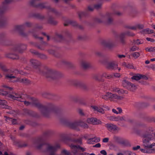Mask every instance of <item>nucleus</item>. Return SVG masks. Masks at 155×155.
<instances>
[{"mask_svg": "<svg viewBox=\"0 0 155 155\" xmlns=\"http://www.w3.org/2000/svg\"><path fill=\"white\" fill-rule=\"evenodd\" d=\"M153 134V130L151 127L147 128L144 133L141 134V137L143 139V148L140 149V151L143 153H151L154 151L152 149L155 146V143H151L150 141L152 140Z\"/></svg>", "mask_w": 155, "mask_h": 155, "instance_id": "f257e3e1", "label": "nucleus"}, {"mask_svg": "<svg viewBox=\"0 0 155 155\" xmlns=\"http://www.w3.org/2000/svg\"><path fill=\"white\" fill-rule=\"evenodd\" d=\"M32 24L31 23L29 22H26L22 25L15 26V30L19 31L20 35L22 37H25L29 34H31L35 38H38L41 40L43 39V38L42 37H38V35H36V33L37 32L36 29L41 28L42 27L41 26H39L37 25L35 26V28L32 30L31 31H29L27 33H25L22 31V29L25 28V26L30 27L32 26Z\"/></svg>", "mask_w": 155, "mask_h": 155, "instance_id": "f03ea898", "label": "nucleus"}, {"mask_svg": "<svg viewBox=\"0 0 155 155\" xmlns=\"http://www.w3.org/2000/svg\"><path fill=\"white\" fill-rule=\"evenodd\" d=\"M34 104L44 117H48L52 114L56 113V110L53 108V105L51 104H48L47 106H44L39 103H35Z\"/></svg>", "mask_w": 155, "mask_h": 155, "instance_id": "7ed1b4c3", "label": "nucleus"}, {"mask_svg": "<svg viewBox=\"0 0 155 155\" xmlns=\"http://www.w3.org/2000/svg\"><path fill=\"white\" fill-rule=\"evenodd\" d=\"M37 148L38 149L45 148V149L43 152L48 153L49 155H55V152L60 148V146L59 144L53 146L50 143H45L39 144L37 146Z\"/></svg>", "mask_w": 155, "mask_h": 155, "instance_id": "20e7f679", "label": "nucleus"}, {"mask_svg": "<svg viewBox=\"0 0 155 155\" xmlns=\"http://www.w3.org/2000/svg\"><path fill=\"white\" fill-rule=\"evenodd\" d=\"M40 0H32L30 2V5L33 6L39 9H42L44 8H47L49 12H51L54 14L56 16H59L61 15L60 12L54 8H51L50 6H47L45 3H39L38 2Z\"/></svg>", "mask_w": 155, "mask_h": 155, "instance_id": "39448f33", "label": "nucleus"}, {"mask_svg": "<svg viewBox=\"0 0 155 155\" xmlns=\"http://www.w3.org/2000/svg\"><path fill=\"white\" fill-rule=\"evenodd\" d=\"M71 150V152L74 155H90L87 153H80L79 152H84L86 151V148L79 145L71 144L69 145Z\"/></svg>", "mask_w": 155, "mask_h": 155, "instance_id": "423d86ee", "label": "nucleus"}, {"mask_svg": "<svg viewBox=\"0 0 155 155\" xmlns=\"http://www.w3.org/2000/svg\"><path fill=\"white\" fill-rule=\"evenodd\" d=\"M101 98L106 101H107L109 100H110V101H113L114 100L120 101L123 99L124 97L119 95L116 94L107 92L105 94L102 95Z\"/></svg>", "mask_w": 155, "mask_h": 155, "instance_id": "0eeeda50", "label": "nucleus"}, {"mask_svg": "<svg viewBox=\"0 0 155 155\" xmlns=\"http://www.w3.org/2000/svg\"><path fill=\"white\" fill-rule=\"evenodd\" d=\"M41 74L47 78L55 79L59 77V74L56 71L49 69L47 70L45 72H42Z\"/></svg>", "mask_w": 155, "mask_h": 155, "instance_id": "6e6552de", "label": "nucleus"}, {"mask_svg": "<svg viewBox=\"0 0 155 155\" xmlns=\"http://www.w3.org/2000/svg\"><path fill=\"white\" fill-rule=\"evenodd\" d=\"M124 87H126L127 89L131 91H134L136 89V86L128 81L124 80L122 81Z\"/></svg>", "mask_w": 155, "mask_h": 155, "instance_id": "1a4fd4ad", "label": "nucleus"}, {"mask_svg": "<svg viewBox=\"0 0 155 155\" xmlns=\"http://www.w3.org/2000/svg\"><path fill=\"white\" fill-rule=\"evenodd\" d=\"M118 65L117 63L114 61H112L108 63L106 65V68L108 69L111 70H115L117 68L119 71L120 70V68H118Z\"/></svg>", "mask_w": 155, "mask_h": 155, "instance_id": "9d476101", "label": "nucleus"}, {"mask_svg": "<svg viewBox=\"0 0 155 155\" xmlns=\"http://www.w3.org/2000/svg\"><path fill=\"white\" fill-rule=\"evenodd\" d=\"M109 14L101 15L99 17L96 18L95 19V22L98 23H105L108 19Z\"/></svg>", "mask_w": 155, "mask_h": 155, "instance_id": "9b49d317", "label": "nucleus"}, {"mask_svg": "<svg viewBox=\"0 0 155 155\" xmlns=\"http://www.w3.org/2000/svg\"><path fill=\"white\" fill-rule=\"evenodd\" d=\"M8 97L14 100L19 101H23L22 97L20 94L18 93L13 92L12 94H8Z\"/></svg>", "mask_w": 155, "mask_h": 155, "instance_id": "f8f14e48", "label": "nucleus"}, {"mask_svg": "<svg viewBox=\"0 0 155 155\" xmlns=\"http://www.w3.org/2000/svg\"><path fill=\"white\" fill-rule=\"evenodd\" d=\"M30 62L31 65L34 68L38 69V70L37 72L41 74L42 72L40 71L39 68L41 65L40 62L37 60L33 59L31 60Z\"/></svg>", "mask_w": 155, "mask_h": 155, "instance_id": "ddd939ff", "label": "nucleus"}, {"mask_svg": "<svg viewBox=\"0 0 155 155\" xmlns=\"http://www.w3.org/2000/svg\"><path fill=\"white\" fill-rule=\"evenodd\" d=\"M126 35L130 36H134L135 34L133 33L128 31L121 33L120 35V42L122 44H124L125 43L124 38Z\"/></svg>", "mask_w": 155, "mask_h": 155, "instance_id": "4468645a", "label": "nucleus"}, {"mask_svg": "<svg viewBox=\"0 0 155 155\" xmlns=\"http://www.w3.org/2000/svg\"><path fill=\"white\" fill-rule=\"evenodd\" d=\"M87 122L88 123L93 125L101 124V122L99 120L93 117L88 118Z\"/></svg>", "mask_w": 155, "mask_h": 155, "instance_id": "2eb2a0df", "label": "nucleus"}, {"mask_svg": "<svg viewBox=\"0 0 155 155\" xmlns=\"http://www.w3.org/2000/svg\"><path fill=\"white\" fill-rule=\"evenodd\" d=\"M105 127L110 131H115L120 130L116 125L112 124H107L105 125Z\"/></svg>", "mask_w": 155, "mask_h": 155, "instance_id": "dca6fc26", "label": "nucleus"}, {"mask_svg": "<svg viewBox=\"0 0 155 155\" xmlns=\"http://www.w3.org/2000/svg\"><path fill=\"white\" fill-rule=\"evenodd\" d=\"M69 81L70 84L75 85H78L83 89H85L86 88L87 86L85 84L83 83L78 82L77 81L71 80H69Z\"/></svg>", "mask_w": 155, "mask_h": 155, "instance_id": "f3484780", "label": "nucleus"}, {"mask_svg": "<svg viewBox=\"0 0 155 155\" xmlns=\"http://www.w3.org/2000/svg\"><path fill=\"white\" fill-rule=\"evenodd\" d=\"M102 44L105 46L110 48L114 46V44L113 41L111 40H107L103 41Z\"/></svg>", "mask_w": 155, "mask_h": 155, "instance_id": "a211bd4d", "label": "nucleus"}, {"mask_svg": "<svg viewBox=\"0 0 155 155\" xmlns=\"http://www.w3.org/2000/svg\"><path fill=\"white\" fill-rule=\"evenodd\" d=\"M8 103L5 100L0 99V107L11 110L12 108L7 105Z\"/></svg>", "mask_w": 155, "mask_h": 155, "instance_id": "6ab92c4d", "label": "nucleus"}, {"mask_svg": "<svg viewBox=\"0 0 155 155\" xmlns=\"http://www.w3.org/2000/svg\"><path fill=\"white\" fill-rule=\"evenodd\" d=\"M68 25H70L74 26H78V28L81 29H82L83 28V26L80 25H78L77 22L76 21H68V24H64V25L65 26H67Z\"/></svg>", "mask_w": 155, "mask_h": 155, "instance_id": "aec40b11", "label": "nucleus"}, {"mask_svg": "<svg viewBox=\"0 0 155 155\" xmlns=\"http://www.w3.org/2000/svg\"><path fill=\"white\" fill-rule=\"evenodd\" d=\"M26 46L25 45H21L16 47L14 49L15 51H17L20 53H22L26 49Z\"/></svg>", "mask_w": 155, "mask_h": 155, "instance_id": "412c9836", "label": "nucleus"}, {"mask_svg": "<svg viewBox=\"0 0 155 155\" xmlns=\"http://www.w3.org/2000/svg\"><path fill=\"white\" fill-rule=\"evenodd\" d=\"M91 107L94 109V111H97L101 114H104V109L99 107L91 106Z\"/></svg>", "mask_w": 155, "mask_h": 155, "instance_id": "4be33fe9", "label": "nucleus"}, {"mask_svg": "<svg viewBox=\"0 0 155 155\" xmlns=\"http://www.w3.org/2000/svg\"><path fill=\"white\" fill-rule=\"evenodd\" d=\"M81 67L84 69H87L90 66V63L84 61H81Z\"/></svg>", "mask_w": 155, "mask_h": 155, "instance_id": "5701e85b", "label": "nucleus"}, {"mask_svg": "<svg viewBox=\"0 0 155 155\" xmlns=\"http://www.w3.org/2000/svg\"><path fill=\"white\" fill-rule=\"evenodd\" d=\"M93 78L96 81H101L102 79L101 74L99 73L94 75Z\"/></svg>", "mask_w": 155, "mask_h": 155, "instance_id": "b1692460", "label": "nucleus"}, {"mask_svg": "<svg viewBox=\"0 0 155 155\" xmlns=\"http://www.w3.org/2000/svg\"><path fill=\"white\" fill-rule=\"evenodd\" d=\"M66 124L68 126L73 129H75L78 125V124L76 122L74 123H68Z\"/></svg>", "mask_w": 155, "mask_h": 155, "instance_id": "393cba45", "label": "nucleus"}, {"mask_svg": "<svg viewBox=\"0 0 155 155\" xmlns=\"http://www.w3.org/2000/svg\"><path fill=\"white\" fill-rule=\"evenodd\" d=\"M72 141L74 143L78 144V145H79L80 146V145H82L83 143L82 138H80L77 139H74L72 140Z\"/></svg>", "mask_w": 155, "mask_h": 155, "instance_id": "a878e982", "label": "nucleus"}, {"mask_svg": "<svg viewBox=\"0 0 155 155\" xmlns=\"http://www.w3.org/2000/svg\"><path fill=\"white\" fill-rule=\"evenodd\" d=\"M48 22L49 23L53 25H56L58 23V22L54 20L51 17H50L48 18Z\"/></svg>", "mask_w": 155, "mask_h": 155, "instance_id": "bb28decb", "label": "nucleus"}, {"mask_svg": "<svg viewBox=\"0 0 155 155\" xmlns=\"http://www.w3.org/2000/svg\"><path fill=\"white\" fill-rule=\"evenodd\" d=\"M0 69H1L2 71H7L8 72H12V71H10V70L7 69L6 66L1 63H0Z\"/></svg>", "mask_w": 155, "mask_h": 155, "instance_id": "cd10ccee", "label": "nucleus"}, {"mask_svg": "<svg viewBox=\"0 0 155 155\" xmlns=\"http://www.w3.org/2000/svg\"><path fill=\"white\" fill-rule=\"evenodd\" d=\"M112 15V14L109 13L108 15V18L105 23L107 24H111L113 21V19L111 18V16Z\"/></svg>", "mask_w": 155, "mask_h": 155, "instance_id": "c85d7f7f", "label": "nucleus"}, {"mask_svg": "<svg viewBox=\"0 0 155 155\" xmlns=\"http://www.w3.org/2000/svg\"><path fill=\"white\" fill-rule=\"evenodd\" d=\"M42 96L44 97L48 98H51L52 95L50 93L48 92H44L42 93Z\"/></svg>", "mask_w": 155, "mask_h": 155, "instance_id": "c756f323", "label": "nucleus"}, {"mask_svg": "<svg viewBox=\"0 0 155 155\" xmlns=\"http://www.w3.org/2000/svg\"><path fill=\"white\" fill-rule=\"evenodd\" d=\"M102 4L101 3L95 4L94 5V8L97 10H100L102 8Z\"/></svg>", "mask_w": 155, "mask_h": 155, "instance_id": "7c9ffc66", "label": "nucleus"}, {"mask_svg": "<svg viewBox=\"0 0 155 155\" xmlns=\"http://www.w3.org/2000/svg\"><path fill=\"white\" fill-rule=\"evenodd\" d=\"M133 43L135 45H139L143 43V40L142 39L134 40Z\"/></svg>", "mask_w": 155, "mask_h": 155, "instance_id": "2f4dec72", "label": "nucleus"}, {"mask_svg": "<svg viewBox=\"0 0 155 155\" xmlns=\"http://www.w3.org/2000/svg\"><path fill=\"white\" fill-rule=\"evenodd\" d=\"M62 39L63 37L61 35H58L55 36L54 40L56 41H60Z\"/></svg>", "mask_w": 155, "mask_h": 155, "instance_id": "473e14b6", "label": "nucleus"}, {"mask_svg": "<svg viewBox=\"0 0 155 155\" xmlns=\"http://www.w3.org/2000/svg\"><path fill=\"white\" fill-rule=\"evenodd\" d=\"M142 33H148L149 34L152 33L154 32L153 30H151L150 28H147L143 30L142 31Z\"/></svg>", "mask_w": 155, "mask_h": 155, "instance_id": "72a5a7b5", "label": "nucleus"}, {"mask_svg": "<svg viewBox=\"0 0 155 155\" xmlns=\"http://www.w3.org/2000/svg\"><path fill=\"white\" fill-rule=\"evenodd\" d=\"M123 65L128 68L132 69L133 68V66L131 64L129 63L124 62Z\"/></svg>", "mask_w": 155, "mask_h": 155, "instance_id": "f704fd0d", "label": "nucleus"}, {"mask_svg": "<svg viewBox=\"0 0 155 155\" xmlns=\"http://www.w3.org/2000/svg\"><path fill=\"white\" fill-rule=\"evenodd\" d=\"M8 57L13 59H17L19 58V57L17 55L13 54H9Z\"/></svg>", "mask_w": 155, "mask_h": 155, "instance_id": "c9c22d12", "label": "nucleus"}, {"mask_svg": "<svg viewBox=\"0 0 155 155\" xmlns=\"http://www.w3.org/2000/svg\"><path fill=\"white\" fill-rule=\"evenodd\" d=\"M25 113L27 114L28 115L32 116L34 117L36 116L34 114L35 113L32 111L28 110H25Z\"/></svg>", "mask_w": 155, "mask_h": 155, "instance_id": "e433bc0d", "label": "nucleus"}, {"mask_svg": "<svg viewBox=\"0 0 155 155\" xmlns=\"http://www.w3.org/2000/svg\"><path fill=\"white\" fill-rule=\"evenodd\" d=\"M132 80H134L137 81L141 79L140 74H137V75H134L131 78Z\"/></svg>", "mask_w": 155, "mask_h": 155, "instance_id": "4c0bfd02", "label": "nucleus"}, {"mask_svg": "<svg viewBox=\"0 0 155 155\" xmlns=\"http://www.w3.org/2000/svg\"><path fill=\"white\" fill-rule=\"evenodd\" d=\"M37 57L42 59H45L47 58V56L43 54H41L38 52L37 55Z\"/></svg>", "mask_w": 155, "mask_h": 155, "instance_id": "58836bf2", "label": "nucleus"}, {"mask_svg": "<svg viewBox=\"0 0 155 155\" xmlns=\"http://www.w3.org/2000/svg\"><path fill=\"white\" fill-rule=\"evenodd\" d=\"M131 55L133 56V57L134 58H138L140 55L139 53L138 52H133L131 54Z\"/></svg>", "mask_w": 155, "mask_h": 155, "instance_id": "ea45409f", "label": "nucleus"}, {"mask_svg": "<svg viewBox=\"0 0 155 155\" xmlns=\"http://www.w3.org/2000/svg\"><path fill=\"white\" fill-rule=\"evenodd\" d=\"M61 153L65 155H71L70 152L65 149H64L61 151Z\"/></svg>", "mask_w": 155, "mask_h": 155, "instance_id": "a19ab883", "label": "nucleus"}, {"mask_svg": "<svg viewBox=\"0 0 155 155\" xmlns=\"http://www.w3.org/2000/svg\"><path fill=\"white\" fill-rule=\"evenodd\" d=\"M5 78L7 79L15 78V76H12V74H6L5 75Z\"/></svg>", "mask_w": 155, "mask_h": 155, "instance_id": "79ce46f5", "label": "nucleus"}, {"mask_svg": "<svg viewBox=\"0 0 155 155\" xmlns=\"http://www.w3.org/2000/svg\"><path fill=\"white\" fill-rule=\"evenodd\" d=\"M20 81L21 82L25 84H29L30 82V81L29 80L26 78L21 79Z\"/></svg>", "mask_w": 155, "mask_h": 155, "instance_id": "37998d69", "label": "nucleus"}, {"mask_svg": "<svg viewBox=\"0 0 155 155\" xmlns=\"http://www.w3.org/2000/svg\"><path fill=\"white\" fill-rule=\"evenodd\" d=\"M86 15L85 12H80L78 13V16L80 19H81L83 17L85 16Z\"/></svg>", "mask_w": 155, "mask_h": 155, "instance_id": "c03bdc74", "label": "nucleus"}, {"mask_svg": "<svg viewBox=\"0 0 155 155\" xmlns=\"http://www.w3.org/2000/svg\"><path fill=\"white\" fill-rule=\"evenodd\" d=\"M117 93L119 94H122L124 93H127L126 91H125L122 89H120L118 88Z\"/></svg>", "mask_w": 155, "mask_h": 155, "instance_id": "a18cd8bd", "label": "nucleus"}, {"mask_svg": "<svg viewBox=\"0 0 155 155\" xmlns=\"http://www.w3.org/2000/svg\"><path fill=\"white\" fill-rule=\"evenodd\" d=\"M138 47L136 46H134L130 48V51H134L138 50Z\"/></svg>", "mask_w": 155, "mask_h": 155, "instance_id": "49530a36", "label": "nucleus"}, {"mask_svg": "<svg viewBox=\"0 0 155 155\" xmlns=\"http://www.w3.org/2000/svg\"><path fill=\"white\" fill-rule=\"evenodd\" d=\"M147 51L149 52L155 51V47H150V48H147L146 49Z\"/></svg>", "mask_w": 155, "mask_h": 155, "instance_id": "de8ad7c7", "label": "nucleus"}, {"mask_svg": "<svg viewBox=\"0 0 155 155\" xmlns=\"http://www.w3.org/2000/svg\"><path fill=\"white\" fill-rule=\"evenodd\" d=\"M120 121H127L128 120L127 117L125 116L120 117Z\"/></svg>", "mask_w": 155, "mask_h": 155, "instance_id": "09e8293b", "label": "nucleus"}, {"mask_svg": "<svg viewBox=\"0 0 155 155\" xmlns=\"http://www.w3.org/2000/svg\"><path fill=\"white\" fill-rule=\"evenodd\" d=\"M5 117L6 118V121L9 123H11L12 120H13V119L10 118L8 117L5 116Z\"/></svg>", "mask_w": 155, "mask_h": 155, "instance_id": "8fccbe9b", "label": "nucleus"}, {"mask_svg": "<svg viewBox=\"0 0 155 155\" xmlns=\"http://www.w3.org/2000/svg\"><path fill=\"white\" fill-rule=\"evenodd\" d=\"M80 125L81 126L83 127L84 128H87L88 127V125L85 123H81Z\"/></svg>", "mask_w": 155, "mask_h": 155, "instance_id": "3c124183", "label": "nucleus"}, {"mask_svg": "<svg viewBox=\"0 0 155 155\" xmlns=\"http://www.w3.org/2000/svg\"><path fill=\"white\" fill-rule=\"evenodd\" d=\"M6 95L8 94V93L7 91H4L0 89V95Z\"/></svg>", "mask_w": 155, "mask_h": 155, "instance_id": "603ef678", "label": "nucleus"}, {"mask_svg": "<svg viewBox=\"0 0 155 155\" xmlns=\"http://www.w3.org/2000/svg\"><path fill=\"white\" fill-rule=\"evenodd\" d=\"M23 101H21V102H24L25 104L27 106H28L31 104V103L28 101H25L24 99L23 98Z\"/></svg>", "mask_w": 155, "mask_h": 155, "instance_id": "864d4df0", "label": "nucleus"}, {"mask_svg": "<svg viewBox=\"0 0 155 155\" xmlns=\"http://www.w3.org/2000/svg\"><path fill=\"white\" fill-rule=\"evenodd\" d=\"M94 9V6L92 7L91 6H89L88 7L87 10L88 11L92 12Z\"/></svg>", "mask_w": 155, "mask_h": 155, "instance_id": "5fc2aeb1", "label": "nucleus"}, {"mask_svg": "<svg viewBox=\"0 0 155 155\" xmlns=\"http://www.w3.org/2000/svg\"><path fill=\"white\" fill-rule=\"evenodd\" d=\"M30 51L31 52V53H32L35 55H36L37 56V55L38 53V52L35 50H34L33 49L30 50Z\"/></svg>", "mask_w": 155, "mask_h": 155, "instance_id": "6e6d98bb", "label": "nucleus"}, {"mask_svg": "<svg viewBox=\"0 0 155 155\" xmlns=\"http://www.w3.org/2000/svg\"><path fill=\"white\" fill-rule=\"evenodd\" d=\"M137 28H138L139 29H142L144 28V25L142 24H138L137 25Z\"/></svg>", "mask_w": 155, "mask_h": 155, "instance_id": "4d7b16f0", "label": "nucleus"}, {"mask_svg": "<svg viewBox=\"0 0 155 155\" xmlns=\"http://www.w3.org/2000/svg\"><path fill=\"white\" fill-rule=\"evenodd\" d=\"M48 52L49 54L53 55H54L55 52L54 50L51 49L48 50Z\"/></svg>", "mask_w": 155, "mask_h": 155, "instance_id": "13d9d810", "label": "nucleus"}, {"mask_svg": "<svg viewBox=\"0 0 155 155\" xmlns=\"http://www.w3.org/2000/svg\"><path fill=\"white\" fill-rule=\"evenodd\" d=\"M119 143L122 144V145L126 146L127 145V141H125V140H123L121 141H120L119 142Z\"/></svg>", "mask_w": 155, "mask_h": 155, "instance_id": "bf43d9fd", "label": "nucleus"}, {"mask_svg": "<svg viewBox=\"0 0 155 155\" xmlns=\"http://www.w3.org/2000/svg\"><path fill=\"white\" fill-rule=\"evenodd\" d=\"M94 138L95 140V143L98 142L100 141L101 139L99 137H95Z\"/></svg>", "mask_w": 155, "mask_h": 155, "instance_id": "052dcab7", "label": "nucleus"}, {"mask_svg": "<svg viewBox=\"0 0 155 155\" xmlns=\"http://www.w3.org/2000/svg\"><path fill=\"white\" fill-rule=\"evenodd\" d=\"M140 148V146L139 145H137L136 147H134L132 148V149L134 150H137Z\"/></svg>", "mask_w": 155, "mask_h": 155, "instance_id": "680f3d73", "label": "nucleus"}, {"mask_svg": "<svg viewBox=\"0 0 155 155\" xmlns=\"http://www.w3.org/2000/svg\"><path fill=\"white\" fill-rule=\"evenodd\" d=\"M141 79H143L145 80L148 79V78L144 75L140 74Z\"/></svg>", "mask_w": 155, "mask_h": 155, "instance_id": "e2e57ef3", "label": "nucleus"}, {"mask_svg": "<svg viewBox=\"0 0 155 155\" xmlns=\"http://www.w3.org/2000/svg\"><path fill=\"white\" fill-rule=\"evenodd\" d=\"M128 28L133 30H136L137 28V25L136 26H133L128 27Z\"/></svg>", "mask_w": 155, "mask_h": 155, "instance_id": "0e129e2a", "label": "nucleus"}, {"mask_svg": "<svg viewBox=\"0 0 155 155\" xmlns=\"http://www.w3.org/2000/svg\"><path fill=\"white\" fill-rule=\"evenodd\" d=\"M109 139L108 138H105L103 139L102 142L104 143H107L108 142Z\"/></svg>", "mask_w": 155, "mask_h": 155, "instance_id": "69168bd1", "label": "nucleus"}, {"mask_svg": "<svg viewBox=\"0 0 155 155\" xmlns=\"http://www.w3.org/2000/svg\"><path fill=\"white\" fill-rule=\"evenodd\" d=\"M127 155H136L135 153H132L130 151H128L127 152Z\"/></svg>", "mask_w": 155, "mask_h": 155, "instance_id": "338daca9", "label": "nucleus"}, {"mask_svg": "<svg viewBox=\"0 0 155 155\" xmlns=\"http://www.w3.org/2000/svg\"><path fill=\"white\" fill-rule=\"evenodd\" d=\"M100 153L103 155H107V153L106 151L104 150H102L100 151Z\"/></svg>", "mask_w": 155, "mask_h": 155, "instance_id": "774afa93", "label": "nucleus"}]
</instances>
